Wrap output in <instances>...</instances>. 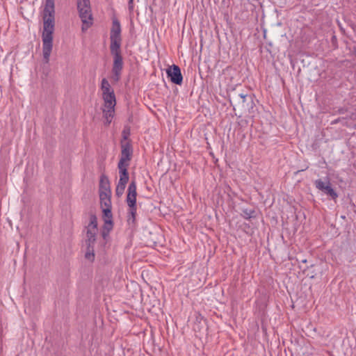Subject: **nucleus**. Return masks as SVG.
I'll list each match as a JSON object with an SVG mask.
<instances>
[{
  "instance_id": "obj_1",
  "label": "nucleus",
  "mask_w": 356,
  "mask_h": 356,
  "mask_svg": "<svg viewBox=\"0 0 356 356\" xmlns=\"http://www.w3.org/2000/svg\"><path fill=\"white\" fill-rule=\"evenodd\" d=\"M42 54L45 63H49L53 47V33L55 26L54 0H46L43 10Z\"/></svg>"
},
{
  "instance_id": "obj_2",
  "label": "nucleus",
  "mask_w": 356,
  "mask_h": 356,
  "mask_svg": "<svg viewBox=\"0 0 356 356\" xmlns=\"http://www.w3.org/2000/svg\"><path fill=\"white\" fill-rule=\"evenodd\" d=\"M110 51L113 58L111 79L116 83L118 82L121 78L122 71L124 67L123 58L121 53V48H111Z\"/></svg>"
},
{
  "instance_id": "obj_3",
  "label": "nucleus",
  "mask_w": 356,
  "mask_h": 356,
  "mask_svg": "<svg viewBox=\"0 0 356 356\" xmlns=\"http://www.w3.org/2000/svg\"><path fill=\"white\" fill-rule=\"evenodd\" d=\"M122 28L120 21L116 17L112 19V26L110 30V49L121 48Z\"/></svg>"
},
{
  "instance_id": "obj_4",
  "label": "nucleus",
  "mask_w": 356,
  "mask_h": 356,
  "mask_svg": "<svg viewBox=\"0 0 356 356\" xmlns=\"http://www.w3.org/2000/svg\"><path fill=\"white\" fill-rule=\"evenodd\" d=\"M168 78L176 85H181L183 82V76L180 67L173 64L166 70Z\"/></svg>"
},
{
  "instance_id": "obj_5",
  "label": "nucleus",
  "mask_w": 356,
  "mask_h": 356,
  "mask_svg": "<svg viewBox=\"0 0 356 356\" xmlns=\"http://www.w3.org/2000/svg\"><path fill=\"white\" fill-rule=\"evenodd\" d=\"M121 157L118 162L120 165H129L133 154V149L130 142L121 143Z\"/></svg>"
},
{
  "instance_id": "obj_6",
  "label": "nucleus",
  "mask_w": 356,
  "mask_h": 356,
  "mask_svg": "<svg viewBox=\"0 0 356 356\" xmlns=\"http://www.w3.org/2000/svg\"><path fill=\"white\" fill-rule=\"evenodd\" d=\"M315 186L316 188L323 192L325 194L330 196L332 199L335 200L337 197V193L331 186L330 181H323L321 179H317L315 181Z\"/></svg>"
},
{
  "instance_id": "obj_7",
  "label": "nucleus",
  "mask_w": 356,
  "mask_h": 356,
  "mask_svg": "<svg viewBox=\"0 0 356 356\" xmlns=\"http://www.w3.org/2000/svg\"><path fill=\"white\" fill-rule=\"evenodd\" d=\"M79 17L83 23L81 30L83 32L86 31L92 25V14L91 9L84 10L79 12Z\"/></svg>"
},
{
  "instance_id": "obj_8",
  "label": "nucleus",
  "mask_w": 356,
  "mask_h": 356,
  "mask_svg": "<svg viewBox=\"0 0 356 356\" xmlns=\"http://www.w3.org/2000/svg\"><path fill=\"white\" fill-rule=\"evenodd\" d=\"M238 97L241 99L242 106L245 109H248L249 113H253L254 103L252 97L243 93L238 94Z\"/></svg>"
},
{
  "instance_id": "obj_9",
  "label": "nucleus",
  "mask_w": 356,
  "mask_h": 356,
  "mask_svg": "<svg viewBox=\"0 0 356 356\" xmlns=\"http://www.w3.org/2000/svg\"><path fill=\"white\" fill-rule=\"evenodd\" d=\"M106 193V194H111L110 181L108 177L104 174L100 176L99 184V193Z\"/></svg>"
},
{
  "instance_id": "obj_10",
  "label": "nucleus",
  "mask_w": 356,
  "mask_h": 356,
  "mask_svg": "<svg viewBox=\"0 0 356 356\" xmlns=\"http://www.w3.org/2000/svg\"><path fill=\"white\" fill-rule=\"evenodd\" d=\"M129 165H120L118 164L119 170V181L118 183L127 184L129 179V175L128 172V167Z\"/></svg>"
},
{
  "instance_id": "obj_11",
  "label": "nucleus",
  "mask_w": 356,
  "mask_h": 356,
  "mask_svg": "<svg viewBox=\"0 0 356 356\" xmlns=\"http://www.w3.org/2000/svg\"><path fill=\"white\" fill-rule=\"evenodd\" d=\"M104 101V107L113 108H115L116 104L115 95L114 92L102 95Z\"/></svg>"
},
{
  "instance_id": "obj_12",
  "label": "nucleus",
  "mask_w": 356,
  "mask_h": 356,
  "mask_svg": "<svg viewBox=\"0 0 356 356\" xmlns=\"http://www.w3.org/2000/svg\"><path fill=\"white\" fill-rule=\"evenodd\" d=\"M129 207L127 211V222L129 224L134 225L136 223L137 205L127 204Z\"/></svg>"
},
{
  "instance_id": "obj_13",
  "label": "nucleus",
  "mask_w": 356,
  "mask_h": 356,
  "mask_svg": "<svg viewBox=\"0 0 356 356\" xmlns=\"http://www.w3.org/2000/svg\"><path fill=\"white\" fill-rule=\"evenodd\" d=\"M111 194H106V193H100V206L101 208L112 207L111 206Z\"/></svg>"
},
{
  "instance_id": "obj_14",
  "label": "nucleus",
  "mask_w": 356,
  "mask_h": 356,
  "mask_svg": "<svg viewBox=\"0 0 356 356\" xmlns=\"http://www.w3.org/2000/svg\"><path fill=\"white\" fill-rule=\"evenodd\" d=\"M114 113L115 108H105L104 109H103V115L104 118H105L104 124L106 126H108L111 124L112 119L113 118L114 116Z\"/></svg>"
},
{
  "instance_id": "obj_15",
  "label": "nucleus",
  "mask_w": 356,
  "mask_h": 356,
  "mask_svg": "<svg viewBox=\"0 0 356 356\" xmlns=\"http://www.w3.org/2000/svg\"><path fill=\"white\" fill-rule=\"evenodd\" d=\"M97 233V232L86 230V238L85 241L86 246L95 247V243L96 242Z\"/></svg>"
},
{
  "instance_id": "obj_16",
  "label": "nucleus",
  "mask_w": 356,
  "mask_h": 356,
  "mask_svg": "<svg viewBox=\"0 0 356 356\" xmlns=\"http://www.w3.org/2000/svg\"><path fill=\"white\" fill-rule=\"evenodd\" d=\"M241 216L245 219H250L256 218L257 213L254 209L251 208H243L241 210Z\"/></svg>"
},
{
  "instance_id": "obj_17",
  "label": "nucleus",
  "mask_w": 356,
  "mask_h": 356,
  "mask_svg": "<svg viewBox=\"0 0 356 356\" xmlns=\"http://www.w3.org/2000/svg\"><path fill=\"white\" fill-rule=\"evenodd\" d=\"M113 220H105V222L103 226V230L102 232V236L104 239H106V237L108 236L109 232L113 229Z\"/></svg>"
},
{
  "instance_id": "obj_18",
  "label": "nucleus",
  "mask_w": 356,
  "mask_h": 356,
  "mask_svg": "<svg viewBox=\"0 0 356 356\" xmlns=\"http://www.w3.org/2000/svg\"><path fill=\"white\" fill-rule=\"evenodd\" d=\"M101 89L102 90V95L114 92L113 90L111 87L109 82L106 78H104L102 80Z\"/></svg>"
},
{
  "instance_id": "obj_19",
  "label": "nucleus",
  "mask_w": 356,
  "mask_h": 356,
  "mask_svg": "<svg viewBox=\"0 0 356 356\" xmlns=\"http://www.w3.org/2000/svg\"><path fill=\"white\" fill-rule=\"evenodd\" d=\"M87 230L97 232V219L95 215L91 214L90 216V222L86 227Z\"/></svg>"
},
{
  "instance_id": "obj_20",
  "label": "nucleus",
  "mask_w": 356,
  "mask_h": 356,
  "mask_svg": "<svg viewBox=\"0 0 356 356\" xmlns=\"http://www.w3.org/2000/svg\"><path fill=\"white\" fill-rule=\"evenodd\" d=\"M78 11L91 9L90 0H77Z\"/></svg>"
},
{
  "instance_id": "obj_21",
  "label": "nucleus",
  "mask_w": 356,
  "mask_h": 356,
  "mask_svg": "<svg viewBox=\"0 0 356 356\" xmlns=\"http://www.w3.org/2000/svg\"><path fill=\"white\" fill-rule=\"evenodd\" d=\"M85 258L90 261H94V259H95V247L86 246Z\"/></svg>"
},
{
  "instance_id": "obj_22",
  "label": "nucleus",
  "mask_w": 356,
  "mask_h": 356,
  "mask_svg": "<svg viewBox=\"0 0 356 356\" xmlns=\"http://www.w3.org/2000/svg\"><path fill=\"white\" fill-rule=\"evenodd\" d=\"M112 207L102 208L104 216V220H113Z\"/></svg>"
},
{
  "instance_id": "obj_23",
  "label": "nucleus",
  "mask_w": 356,
  "mask_h": 356,
  "mask_svg": "<svg viewBox=\"0 0 356 356\" xmlns=\"http://www.w3.org/2000/svg\"><path fill=\"white\" fill-rule=\"evenodd\" d=\"M136 197L137 194L134 193H127V198H126V202L127 204H136Z\"/></svg>"
},
{
  "instance_id": "obj_24",
  "label": "nucleus",
  "mask_w": 356,
  "mask_h": 356,
  "mask_svg": "<svg viewBox=\"0 0 356 356\" xmlns=\"http://www.w3.org/2000/svg\"><path fill=\"white\" fill-rule=\"evenodd\" d=\"M127 184L118 183L115 188V193L118 197H120L124 193V189L126 188Z\"/></svg>"
},
{
  "instance_id": "obj_25",
  "label": "nucleus",
  "mask_w": 356,
  "mask_h": 356,
  "mask_svg": "<svg viewBox=\"0 0 356 356\" xmlns=\"http://www.w3.org/2000/svg\"><path fill=\"white\" fill-rule=\"evenodd\" d=\"M137 186H136V180L134 179L131 181L129 186H128V189H127V193H134V194H137Z\"/></svg>"
},
{
  "instance_id": "obj_26",
  "label": "nucleus",
  "mask_w": 356,
  "mask_h": 356,
  "mask_svg": "<svg viewBox=\"0 0 356 356\" xmlns=\"http://www.w3.org/2000/svg\"><path fill=\"white\" fill-rule=\"evenodd\" d=\"M129 135H130V129L129 127H125L123 129L122 133V138L124 140H128Z\"/></svg>"
},
{
  "instance_id": "obj_27",
  "label": "nucleus",
  "mask_w": 356,
  "mask_h": 356,
  "mask_svg": "<svg viewBox=\"0 0 356 356\" xmlns=\"http://www.w3.org/2000/svg\"><path fill=\"white\" fill-rule=\"evenodd\" d=\"M128 8H129V10L130 12L133 11V10H134V1H128Z\"/></svg>"
}]
</instances>
